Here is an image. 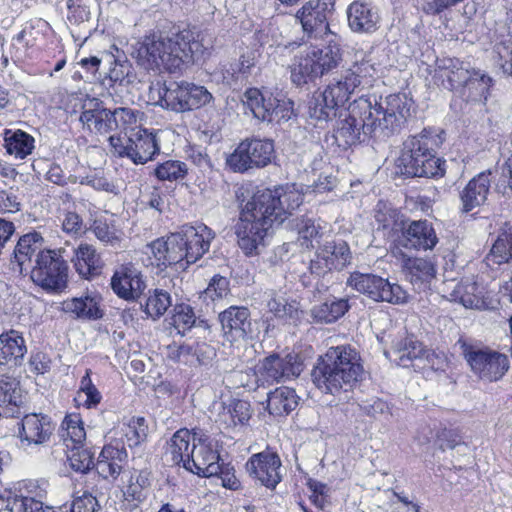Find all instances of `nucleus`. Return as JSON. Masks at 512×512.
Instances as JSON below:
<instances>
[{
	"instance_id": "f257e3e1",
	"label": "nucleus",
	"mask_w": 512,
	"mask_h": 512,
	"mask_svg": "<svg viewBox=\"0 0 512 512\" xmlns=\"http://www.w3.org/2000/svg\"><path fill=\"white\" fill-rule=\"evenodd\" d=\"M330 13L329 3L309 0L295 15L305 34L322 41L302 45L294 55L289 68L291 81L297 86L315 82L335 70L343 60L341 45L329 28Z\"/></svg>"
},
{
	"instance_id": "f03ea898",
	"label": "nucleus",
	"mask_w": 512,
	"mask_h": 512,
	"mask_svg": "<svg viewBox=\"0 0 512 512\" xmlns=\"http://www.w3.org/2000/svg\"><path fill=\"white\" fill-rule=\"evenodd\" d=\"M303 191L296 184L273 190H259L242 206L235 226L239 247L246 255L257 253L269 230L282 224L303 202Z\"/></svg>"
},
{
	"instance_id": "7ed1b4c3",
	"label": "nucleus",
	"mask_w": 512,
	"mask_h": 512,
	"mask_svg": "<svg viewBox=\"0 0 512 512\" xmlns=\"http://www.w3.org/2000/svg\"><path fill=\"white\" fill-rule=\"evenodd\" d=\"M412 100L406 94H390L377 101L360 97L348 107L347 116L340 120L337 133L345 144L353 145L365 135H388L410 115Z\"/></svg>"
},
{
	"instance_id": "20e7f679",
	"label": "nucleus",
	"mask_w": 512,
	"mask_h": 512,
	"mask_svg": "<svg viewBox=\"0 0 512 512\" xmlns=\"http://www.w3.org/2000/svg\"><path fill=\"white\" fill-rule=\"evenodd\" d=\"M138 45L137 59L142 65L173 72L186 62L202 59L212 48V37L206 32L183 30L172 36L152 34Z\"/></svg>"
},
{
	"instance_id": "39448f33",
	"label": "nucleus",
	"mask_w": 512,
	"mask_h": 512,
	"mask_svg": "<svg viewBox=\"0 0 512 512\" xmlns=\"http://www.w3.org/2000/svg\"><path fill=\"white\" fill-rule=\"evenodd\" d=\"M214 237V232L204 224L184 226L166 238H158L146 244L140 259L144 266L159 271L172 265L185 270L208 252Z\"/></svg>"
},
{
	"instance_id": "423d86ee",
	"label": "nucleus",
	"mask_w": 512,
	"mask_h": 512,
	"mask_svg": "<svg viewBox=\"0 0 512 512\" xmlns=\"http://www.w3.org/2000/svg\"><path fill=\"white\" fill-rule=\"evenodd\" d=\"M377 69L370 54L359 50L351 66L333 78L321 91H316L309 101V116L318 121H330L341 112L359 88L372 86Z\"/></svg>"
},
{
	"instance_id": "0eeeda50",
	"label": "nucleus",
	"mask_w": 512,
	"mask_h": 512,
	"mask_svg": "<svg viewBox=\"0 0 512 512\" xmlns=\"http://www.w3.org/2000/svg\"><path fill=\"white\" fill-rule=\"evenodd\" d=\"M363 373L358 353L346 346L331 347L314 368L315 385L326 392L334 393L355 383Z\"/></svg>"
},
{
	"instance_id": "6e6552de",
	"label": "nucleus",
	"mask_w": 512,
	"mask_h": 512,
	"mask_svg": "<svg viewBox=\"0 0 512 512\" xmlns=\"http://www.w3.org/2000/svg\"><path fill=\"white\" fill-rule=\"evenodd\" d=\"M442 143L441 138L430 130H424L405 143L398 165L403 173L413 177H442L446 171V161L435 155V149Z\"/></svg>"
},
{
	"instance_id": "1a4fd4ad",
	"label": "nucleus",
	"mask_w": 512,
	"mask_h": 512,
	"mask_svg": "<svg viewBox=\"0 0 512 512\" xmlns=\"http://www.w3.org/2000/svg\"><path fill=\"white\" fill-rule=\"evenodd\" d=\"M243 104L252 115L263 122H281L294 115V103L281 93L249 88L243 94Z\"/></svg>"
},
{
	"instance_id": "9d476101",
	"label": "nucleus",
	"mask_w": 512,
	"mask_h": 512,
	"mask_svg": "<svg viewBox=\"0 0 512 512\" xmlns=\"http://www.w3.org/2000/svg\"><path fill=\"white\" fill-rule=\"evenodd\" d=\"M212 100V94L204 86L182 81L162 87L157 103L161 107L184 112L199 109Z\"/></svg>"
},
{
	"instance_id": "9b49d317",
	"label": "nucleus",
	"mask_w": 512,
	"mask_h": 512,
	"mask_svg": "<svg viewBox=\"0 0 512 512\" xmlns=\"http://www.w3.org/2000/svg\"><path fill=\"white\" fill-rule=\"evenodd\" d=\"M347 284L374 301L403 304L408 299V294L400 285L374 274L353 272Z\"/></svg>"
},
{
	"instance_id": "f8f14e48",
	"label": "nucleus",
	"mask_w": 512,
	"mask_h": 512,
	"mask_svg": "<svg viewBox=\"0 0 512 512\" xmlns=\"http://www.w3.org/2000/svg\"><path fill=\"white\" fill-rule=\"evenodd\" d=\"M442 291L449 301L459 303L467 309L490 310L498 305V300L490 291L469 279L460 282L446 281Z\"/></svg>"
},
{
	"instance_id": "ddd939ff",
	"label": "nucleus",
	"mask_w": 512,
	"mask_h": 512,
	"mask_svg": "<svg viewBox=\"0 0 512 512\" xmlns=\"http://www.w3.org/2000/svg\"><path fill=\"white\" fill-rule=\"evenodd\" d=\"M274 157V144L270 140L245 139L227 158V164L235 172L253 167H265Z\"/></svg>"
},
{
	"instance_id": "4468645a",
	"label": "nucleus",
	"mask_w": 512,
	"mask_h": 512,
	"mask_svg": "<svg viewBox=\"0 0 512 512\" xmlns=\"http://www.w3.org/2000/svg\"><path fill=\"white\" fill-rule=\"evenodd\" d=\"M29 270L32 281L47 291H59L65 287L67 266L54 250L39 254Z\"/></svg>"
},
{
	"instance_id": "2eb2a0df",
	"label": "nucleus",
	"mask_w": 512,
	"mask_h": 512,
	"mask_svg": "<svg viewBox=\"0 0 512 512\" xmlns=\"http://www.w3.org/2000/svg\"><path fill=\"white\" fill-rule=\"evenodd\" d=\"M465 358L474 374L488 382L501 379L510 367L507 355L489 348H471L465 352Z\"/></svg>"
},
{
	"instance_id": "dca6fc26",
	"label": "nucleus",
	"mask_w": 512,
	"mask_h": 512,
	"mask_svg": "<svg viewBox=\"0 0 512 512\" xmlns=\"http://www.w3.org/2000/svg\"><path fill=\"white\" fill-rule=\"evenodd\" d=\"M303 364L297 354L288 353L284 357L272 354L255 367L256 383L264 385L274 381L289 380L300 375Z\"/></svg>"
},
{
	"instance_id": "f3484780",
	"label": "nucleus",
	"mask_w": 512,
	"mask_h": 512,
	"mask_svg": "<svg viewBox=\"0 0 512 512\" xmlns=\"http://www.w3.org/2000/svg\"><path fill=\"white\" fill-rule=\"evenodd\" d=\"M247 470L267 488L274 489L282 479L281 460L271 451L254 454L247 462Z\"/></svg>"
},
{
	"instance_id": "a211bd4d",
	"label": "nucleus",
	"mask_w": 512,
	"mask_h": 512,
	"mask_svg": "<svg viewBox=\"0 0 512 512\" xmlns=\"http://www.w3.org/2000/svg\"><path fill=\"white\" fill-rule=\"evenodd\" d=\"M351 259V253L348 245L341 241L326 242L311 260L310 270L312 273L321 275L333 269H343Z\"/></svg>"
},
{
	"instance_id": "6ab92c4d",
	"label": "nucleus",
	"mask_w": 512,
	"mask_h": 512,
	"mask_svg": "<svg viewBox=\"0 0 512 512\" xmlns=\"http://www.w3.org/2000/svg\"><path fill=\"white\" fill-rule=\"evenodd\" d=\"M103 298L96 290H87L82 295L68 298L61 303L63 312L78 319L96 320L104 315Z\"/></svg>"
},
{
	"instance_id": "aec40b11",
	"label": "nucleus",
	"mask_w": 512,
	"mask_h": 512,
	"mask_svg": "<svg viewBox=\"0 0 512 512\" xmlns=\"http://www.w3.org/2000/svg\"><path fill=\"white\" fill-rule=\"evenodd\" d=\"M111 288L119 298L134 300L142 294L145 282L136 267L124 264L115 270L111 278Z\"/></svg>"
},
{
	"instance_id": "412c9836",
	"label": "nucleus",
	"mask_w": 512,
	"mask_h": 512,
	"mask_svg": "<svg viewBox=\"0 0 512 512\" xmlns=\"http://www.w3.org/2000/svg\"><path fill=\"white\" fill-rule=\"evenodd\" d=\"M204 435L205 434L200 430L191 431L183 428L176 431L167 448V454L171 456L172 462L186 468L198 443L205 440Z\"/></svg>"
},
{
	"instance_id": "4be33fe9",
	"label": "nucleus",
	"mask_w": 512,
	"mask_h": 512,
	"mask_svg": "<svg viewBox=\"0 0 512 512\" xmlns=\"http://www.w3.org/2000/svg\"><path fill=\"white\" fill-rule=\"evenodd\" d=\"M385 355L399 365L407 366L409 361L420 359L424 355L431 367L435 370L443 369L444 361L439 359L434 353L424 350L422 344L414 337H407L403 341L396 343L391 352H385Z\"/></svg>"
},
{
	"instance_id": "5701e85b",
	"label": "nucleus",
	"mask_w": 512,
	"mask_h": 512,
	"mask_svg": "<svg viewBox=\"0 0 512 512\" xmlns=\"http://www.w3.org/2000/svg\"><path fill=\"white\" fill-rule=\"evenodd\" d=\"M204 439V441L198 443L185 469L202 477L216 476L221 472L219 454L213 449L212 442L206 434L204 435Z\"/></svg>"
},
{
	"instance_id": "b1692460",
	"label": "nucleus",
	"mask_w": 512,
	"mask_h": 512,
	"mask_svg": "<svg viewBox=\"0 0 512 512\" xmlns=\"http://www.w3.org/2000/svg\"><path fill=\"white\" fill-rule=\"evenodd\" d=\"M250 313L245 307L231 306L219 314L224 338L230 343L245 340L249 327Z\"/></svg>"
},
{
	"instance_id": "393cba45",
	"label": "nucleus",
	"mask_w": 512,
	"mask_h": 512,
	"mask_svg": "<svg viewBox=\"0 0 512 512\" xmlns=\"http://www.w3.org/2000/svg\"><path fill=\"white\" fill-rule=\"evenodd\" d=\"M80 121L85 128L95 134L104 135L113 131L112 111L106 109L96 98L85 100Z\"/></svg>"
},
{
	"instance_id": "a878e982",
	"label": "nucleus",
	"mask_w": 512,
	"mask_h": 512,
	"mask_svg": "<svg viewBox=\"0 0 512 512\" xmlns=\"http://www.w3.org/2000/svg\"><path fill=\"white\" fill-rule=\"evenodd\" d=\"M160 146L154 131L138 128L129 134L128 158L135 164H144L158 154Z\"/></svg>"
},
{
	"instance_id": "bb28decb",
	"label": "nucleus",
	"mask_w": 512,
	"mask_h": 512,
	"mask_svg": "<svg viewBox=\"0 0 512 512\" xmlns=\"http://www.w3.org/2000/svg\"><path fill=\"white\" fill-rule=\"evenodd\" d=\"M490 175V172H481L466 184L460 193L462 212H471L486 203L491 185Z\"/></svg>"
},
{
	"instance_id": "cd10ccee",
	"label": "nucleus",
	"mask_w": 512,
	"mask_h": 512,
	"mask_svg": "<svg viewBox=\"0 0 512 512\" xmlns=\"http://www.w3.org/2000/svg\"><path fill=\"white\" fill-rule=\"evenodd\" d=\"M348 24L353 32L373 33L378 29L380 17L370 3L355 0L347 9Z\"/></svg>"
},
{
	"instance_id": "c85d7f7f",
	"label": "nucleus",
	"mask_w": 512,
	"mask_h": 512,
	"mask_svg": "<svg viewBox=\"0 0 512 512\" xmlns=\"http://www.w3.org/2000/svg\"><path fill=\"white\" fill-rule=\"evenodd\" d=\"M54 431L51 419L43 414H27L22 419L20 437L28 445H41L47 442Z\"/></svg>"
},
{
	"instance_id": "c756f323",
	"label": "nucleus",
	"mask_w": 512,
	"mask_h": 512,
	"mask_svg": "<svg viewBox=\"0 0 512 512\" xmlns=\"http://www.w3.org/2000/svg\"><path fill=\"white\" fill-rule=\"evenodd\" d=\"M404 246L417 250H432L438 243L436 232L427 220L412 221L403 231Z\"/></svg>"
},
{
	"instance_id": "7c9ffc66",
	"label": "nucleus",
	"mask_w": 512,
	"mask_h": 512,
	"mask_svg": "<svg viewBox=\"0 0 512 512\" xmlns=\"http://www.w3.org/2000/svg\"><path fill=\"white\" fill-rule=\"evenodd\" d=\"M43 238L37 232L23 235L14 249L12 264L18 267L20 273L28 272L31 268L32 257L44 252Z\"/></svg>"
},
{
	"instance_id": "2f4dec72",
	"label": "nucleus",
	"mask_w": 512,
	"mask_h": 512,
	"mask_svg": "<svg viewBox=\"0 0 512 512\" xmlns=\"http://www.w3.org/2000/svg\"><path fill=\"white\" fill-rule=\"evenodd\" d=\"M26 352L24 338L18 331L10 330L0 335V365L17 366Z\"/></svg>"
},
{
	"instance_id": "473e14b6",
	"label": "nucleus",
	"mask_w": 512,
	"mask_h": 512,
	"mask_svg": "<svg viewBox=\"0 0 512 512\" xmlns=\"http://www.w3.org/2000/svg\"><path fill=\"white\" fill-rule=\"evenodd\" d=\"M406 277L416 290H425L434 279L436 270L434 264L425 258H407L403 262Z\"/></svg>"
},
{
	"instance_id": "72a5a7b5",
	"label": "nucleus",
	"mask_w": 512,
	"mask_h": 512,
	"mask_svg": "<svg viewBox=\"0 0 512 512\" xmlns=\"http://www.w3.org/2000/svg\"><path fill=\"white\" fill-rule=\"evenodd\" d=\"M2 137L7 154L15 159L23 160L35 149V138L21 129H5Z\"/></svg>"
},
{
	"instance_id": "f704fd0d",
	"label": "nucleus",
	"mask_w": 512,
	"mask_h": 512,
	"mask_svg": "<svg viewBox=\"0 0 512 512\" xmlns=\"http://www.w3.org/2000/svg\"><path fill=\"white\" fill-rule=\"evenodd\" d=\"M150 486L149 473L139 470H123L121 490L127 500L141 502L146 498Z\"/></svg>"
},
{
	"instance_id": "c9c22d12",
	"label": "nucleus",
	"mask_w": 512,
	"mask_h": 512,
	"mask_svg": "<svg viewBox=\"0 0 512 512\" xmlns=\"http://www.w3.org/2000/svg\"><path fill=\"white\" fill-rule=\"evenodd\" d=\"M127 459L125 450L112 445L105 446L96 463L97 472L104 478L116 479L122 475V463Z\"/></svg>"
},
{
	"instance_id": "e433bc0d",
	"label": "nucleus",
	"mask_w": 512,
	"mask_h": 512,
	"mask_svg": "<svg viewBox=\"0 0 512 512\" xmlns=\"http://www.w3.org/2000/svg\"><path fill=\"white\" fill-rule=\"evenodd\" d=\"M299 404L296 392L282 386L270 392L267 397V409L271 415L285 416L291 413Z\"/></svg>"
},
{
	"instance_id": "4c0bfd02",
	"label": "nucleus",
	"mask_w": 512,
	"mask_h": 512,
	"mask_svg": "<svg viewBox=\"0 0 512 512\" xmlns=\"http://www.w3.org/2000/svg\"><path fill=\"white\" fill-rule=\"evenodd\" d=\"M72 261L78 274L85 279L98 274L101 267L95 248L87 243H81L78 246Z\"/></svg>"
},
{
	"instance_id": "58836bf2",
	"label": "nucleus",
	"mask_w": 512,
	"mask_h": 512,
	"mask_svg": "<svg viewBox=\"0 0 512 512\" xmlns=\"http://www.w3.org/2000/svg\"><path fill=\"white\" fill-rule=\"evenodd\" d=\"M512 258V223H505L501 228L490 253L487 255L488 263L503 264Z\"/></svg>"
},
{
	"instance_id": "ea45409f",
	"label": "nucleus",
	"mask_w": 512,
	"mask_h": 512,
	"mask_svg": "<svg viewBox=\"0 0 512 512\" xmlns=\"http://www.w3.org/2000/svg\"><path fill=\"white\" fill-rule=\"evenodd\" d=\"M250 403L245 400L232 399L223 405L219 414L220 421L227 426L244 425L251 418Z\"/></svg>"
},
{
	"instance_id": "a19ab883",
	"label": "nucleus",
	"mask_w": 512,
	"mask_h": 512,
	"mask_svg": "<svg viewBox=\"0 0 512 512\" xmlns=\"http://www.w3.org/2000/svg\"><path fill=\"white\" fill-rule=\"evenodd\" d=\"M349 309L347 299H329L315 305L311 309V316L316 322L332 323L342 317Z\"/></svg>"
},
{
	"instance_id": "79ce46f5",
	"label": "nucleus",
	"mask_w": 512,
	"mask_h": 512,
	"mask_svg": "<svg viewBox=\"0 0 512 512\" xmlns=\"http://www.w3.org/2000/svg\"><path fill=\"white\" fill-rule=\"evenodd\" d=\"M440 77H446L448 88L454 89L471 81L469 70L458 59H444L439 65Z\"/></svg>"
},
{
	"instance_id": "37998d69",
	"label": "nucleus",
	"mask_w": 512,
	"mask_h": 512,
	"mask_svg": "<svg viewBox=\"0 0 512 512\" xmlns=\"http://www.w3.org/2000/svg\"><path fill=\"white\" fill-rule=\"evenodd\" d=\"M62 438L67 448L81 445L86 439V431L80 414L69 413L61 424Z\"/></svg>"
},
{
	"instance_id": "c03bdc74",
	"label": "nucleus",
	"mask_w": 512,
	"mask_h": 512,
	"mask_svg": "<svg viewBox=\"0 0 512 512\" xmlns=\"http://www.w3.org/2000/svg\"><path fill=\"white\" fill-rule=\"evenodd\" d=\"M25 402V394L20 382L11 376H0V406L20 407Z\"/></svg>"
},
{
	"instance_id": "a18cd8bd",
	"label": "nucleus",
	"mask_w": 512,
	"mask_h": 512,
	"mask_svg": "<svg viewBox=\"0 0 512 512\" xmlns=\"http://www.w3.org/2000/svg\"><path fill=\"white\" fill-rule=\"evenodd\" d=\"M101 400L102 395L90 378V370H86V374L80 381L74 401L77 406H83L87 409H91L95 408Z\"/></svg>"
},
{
	"instance_id": "49530a36",
	"label": "nucleus",
	"mask_w": 512,
	"mask_h": 512,
	"mask_svg": "<svg viewBox=\"0 0 512 512\" xmlns=\"http://www.w3.org/2000/svg\"><path fill=\"white\" fill-rule=\"evenodd\" d=\"M170 324L178 334L185 335L197 324V318L193 308L185 303L176 304L172 311Z\"/></svg>"
},
{
	"instance_id": "de8ad7c7",
	"label": "nucleus",
	"mask_w": 512,
	"mask_h": 512,
	"mask_svg": "<svg viewBox=\"0 0 512 512\" xmlns=\"http://www.w3.org/2000/svg\"><path fill=\"white\" fill-rule=\"evenodd\" d=\"M270 313L280 320L293 319L298 315L299 305L295 300L289 301L283 294H275L267 303Z\"/></svg>"
},
{
	"instance_id": "09e8293b",
	"label": "nucleus",
	"mask_w": 512,
	"mask_h": 512,
	"mask_svg": "<svg viewBox=\"0 0 512 512\" xmlns=\"http://www.w3.org/2000/svg\"><path fill=\"white\" fill-rule=\"evenodd\" d=\"M171 304V296L167 291L154 289L149 291L145 303V312L151 318L157 319L164 315Z\"/></svg>"
},
{
	"instance_id": "8fccbe9b",
	"label": "nucleus",
	"mask_w": 512,
	"mask_h": 512,
	"mask_svg": "<svg viewBox=\"0 0 512 512\" xmlns=\"http://www.w3.org/2000/svg\"><path fill=\"white\" fill-rule=\"evenodd\" d=\"M68 449V460L73 470L84 473L94 466V454L83 444L72 445Z\"/></svg>"
},
{
	"instance_id": "3c124183",
	"label": "nucleus",
	"mask_w": 512,
	"mask_h": 512,
	"mask_svg": "<svg viewBox=\"0 0 512 512\" xmlns=\"http://www.w3.org/2000/svg\"><path fill=\"white\" fill-rule=\"evenodd\" d=\"M147 433L148 427L142 417H133L125 425L124 436L129 447L138 446L145 441Z\"/></svg>"
},
{
	"instance_id": "603ef678",
	"label": "nucleus",
	"mask_w": 512,
	"mask_h": 512,
	"mask_svg": "<svg viewBox=\"0 0 512 512\" xmlns=\"http://www.w3.org/2000/svg\"><path fill=\"white\" fill-rule=\"evenodd\" d=\"M113 119V131L120 130L124 132L130 131L135 132L139 127L137 126L139 113L130 108H117L112 111Z\"/></svg>"
},
{
	"instance_id": "864d4df0",
	"label": "nucleus",
	"mask_w": 512,
	"mask_h": 512,
	"mask_svg": "<svg viewBox=\"0 0 512 512\" xmlns=\"http://www.w3.org/2000/svg\"><path fill=\"white\" fill-rule=\"evenodd\" d=\"M187 174L185 163L176 160H167L155 169V176L161 181H177Z\"/></svg>"
},
{
	"instance_id": "5fc2aeb1",
	"label": "nucleus",
	"mask_w": 512,
	"mask_h": 512,
	"mask_svg": "<svg viewBox=\"0 0 512 512\" xmlns=\"http://www.w3.org/2000/svg\"><path fill=\"white\" fill-rule=\"evenodd\" d=\"M326 227H322L319 222L307 219L302 222L298 234L300 244L306 248L313 247V242L322 238L326 233Z\"/></svg>"
},
{
	"instance_id": "6e6d98bb",
	"label": "nucleus",
	"mask_w": 512,
	"mask_h": 512,
	"mask_svg": "<svg viewBox=\"0 0 512 512\" xmlns=\"http://www.w3.org/2000/svg\"><path fill=\"white\" fill-rule=\"evenodd\" d=\"M229 293V281L222 276L215 275L204 291L205 299L216 301L223 299Z\"/></svg>"
},
{
	"instance_id": "4d7b16f0",
	"label": "nucleus",
	"mask_w": 512,
	"mask_h": 512,
	"mask_svg": "<svg viewBox=\"0 0 512 512\" xmlns=\"http://www.w3.org/2000/svg\"><path fill=\"white\" fill-rule=\"evenodd\" d=\"M93 232L98 240L103 243L114 245L120 238L121 233L113 225L97 220L93 225Z\"/></svg>"
},
{
	"instance_id": "13d9d810",
	"label": "nucleus",
	"mask_w": 512,
	"mask_h": 512,
	"mask_svg": "<svg viewBox=\"0 0 512 512\" xmlns=\"http://www.w3.org/2000/svg\"><path fill=\"white\" fill-rule=\"evenodd\" d=\"M33 497L29 495H9L1 505V512H29Z\"/></svg>"
},
{
	"instance_id": "bf43d9fd",
	"label": "nucleus",
	"mask_w": 512,
	"mask_h": 512,
	"mask_svg": "<svg viewBox=\"0 0 512 512\" xmlns=\"http://www.w3.org/2000/svg\"><path fill=\"white\" fill-rule=\"evenodd\" d=\"M99 507L97 499L92 494L84 492L74 498L71 512H97Z\"/></svg>"
},
{
	"instance_id": "052dcab7",
	"label": "nucleus",
	"mask_w": 512,
	"mask_h": 512,
	"mask_svg": "<svg viewBox=\"0 0 512 512\" xmlns=\"http://www.w3.org/2000/svg\"><path fill=\"white\" fill-rule=\"evenodd\" d=\"M258 54L254 50H248L241 54L237 63L232 66L233 75L247 76L257 62Z\"/></svg>"
},
{
	"instance_id": "680f3d73",
	"label": "nucleus",
	"mask_w": 512,
	"mask_h": 512,
	"mask_svg": "<svg viewBox=\"0 0 512 512\" xmlns=\"http://www.w3.org/2000/svg\"><path fill=\"white\" fill-rule=\"evenodd\" d=\"M396 210L390 208L386 203L379 202L376 206L375 219L383 229L393 227L396 223Z\"/></svg>"
},
{
	"instance_id": "e2e57ef3",
	"label": "nucleus",
	"mask_w": 512,
	"mask_h": 512,
	"mask_svg": "<svg viewBox=\"0 0 512 512\" xmlns=\"http://www.w3.org/2000/svg\"><path fill=\"white\" fill-rule=\"evenodd\" d=\"M38 35L39 32L35 31L33 28H24L14 37L13 44L17 49H20L21 47L26 50L32 49L37 46Z\"/></svg>"
},
{
	"instance_id": "0e129e2a",
	"label": "nucleus",
	"mask_w": 512,
	"mask_h": 512,
	"mask_svg": "<svg viewBox=\"0 0 512 512\" xmlns=\"http://www.w3.org/2000/svg\"><path fill=\"white\" fill-rule=\"evenodd\" d=\"M51 367V359L44 352L32 353L29 360V369L31 372L40 375L48 372Z\"/></svg>"
},
{
	"instance_id": "69168bd1",
	"label": "nucleus",
	"mask_w": 512,
	"mask_h": 512,
	"mask_svg": "<svg viewBox=\"0 0 512 512\" xmlns=\"http://www.w3.org/2000/svg\"><path fill=\"white\" fill-rule=\"evenodd\" d=\"M63 231L68 234H79L83 230V222L75 212H67L62 220Z\"/></svg>"
},
{
	"instance_id": "338daca9",
	"label": "nucleus",
	"mask_w": 512,
	"mask_h": 512,
	"mask_svg": "<svg viewBox=\"0 0 512 512\" xmlns=\"http://www.w3.org/2000/svg\"><path fill=\"white\" fill-rule=\"evenodd\" d=\"M20 209V203L12 192L0 189V213H13Z\"/></svg>"
},
{
	"instance_id": "774afa93",
	"label": "nucleus",
	"mask_w": 512,
	"mask_h": 512,
	"mask_svg": "<svg viewBox=\"0 0 512 512\" xmlns=\"http://www.w3.org/2000/svg\"><path fill=\"white\" fill-rule=\"evenodd\" d=\"M498 54L500 59L503 61L501 63L502 71L505 74L512 76V41L499 47Z\"/></svg>"
}]
</instances>
